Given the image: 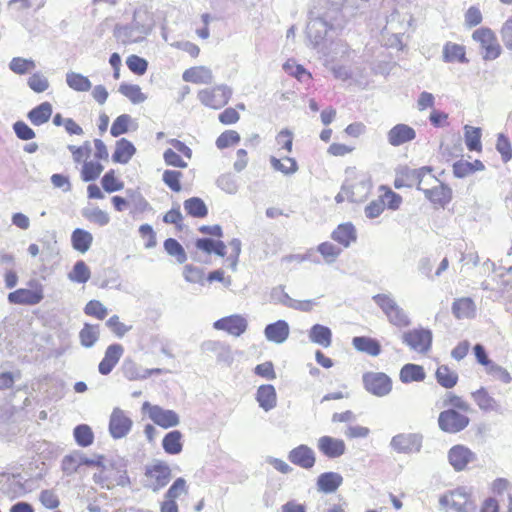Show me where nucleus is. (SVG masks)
<instances>
[{"label": "nucleus", "mask_w": 512, "mask_h": 512, "mask_svg": "<svg viewBox=\"0 0 512 512\" xmlns=\"http://www.w3.org/2000/svg\"><path fill=\"white\" fill-rule=\"evenodd\" d=\"M358 0H315L309 12L306 36L315 48L328 35L344 28L347 20L354 16L353 7Z\"/></svg>", "instance_id": "obj_1"}, {"label": "nucleus", "mask_w": 512, "mask_h": 512, "mask_svg": "<svg viewBox=\"0 0 512 512\" xmlns=\"http://www.w3.org/2000/svg\"><path fill=\"white\" fill-rule=\"evenodd\" d=\"M154 25L155 21L152 14L146 9L138 8L133 13L131 23L115 26L114 36L125 45L139 43L151 33Z\"/></svg>", "instance_id": "obj_2"}, {"label": "nucleus", "mask_w": 512, "mask_h": 512, "mask_svg": "<svg viewBox=\"0 0 512 512\" xmlns=\"http://www.w3.org/2000/svg\"><path fill=\"white\" fill-rule=\"evenodd\" d=\"M373 300L381 308L392 325L403 328L411 324L406 312L390 295L377 294L373 296Z\"/></svg>", "instance_id": "obj_3"}, {"label": "nucleus", "mask_w": 512, "mask_h": 512, "mask_svg": "<svg viewBox=\"0 0 512 512\" xmlns=\"http://www.w3.org/2000/svg\"><path fill=\"white\" fill-rule=\"evenodd\" d=\"M372 188L371 177L368 174H357L353 179L346 180L343 183L347 200L350 202L361 203L367 199Z\"/></svg>", "instance_id": "obj_4"}, {"label": "nucleus", "mask_w": 512, "mask_h": 512, "mask_svg": "<svg viewBox=\"0 0 512 512\" xmlns=\"http://www.w3.org/2000/svg\"><path fill=\"white\" fill-rule=\"evenodd\" d=\"M146 483L144 487L158 492L164 488L171 480V469L165 462L156 461L145 468Z\"/></svg>", "instance_id": "obj_5"}, {"label": "nucleus", "mask_w": 512, "mask_h": 512, "mask_svg": "<svg viewBox=\"0 0 512 512\" xmlns=\"http://www.w3.org/2000/svg\"><path fill=\"white\" fill-rule=\"evenodd\" d=\"M29 289L20 288L8 294V301L11 304L20 305H36L40 303L43 298V286L36 280L32 279L28 282Z\"/></svg>", "instance_id": "obj_6"}, {"label": "nucleus", "mask_w": 512, "mask_h": 512, "mask_svg": "<svg viewBox=\"0 0 512 512\" xmlns=\"http://www.w3.org/2000/svg\"><path fill=\"white\" fill-rule=\"evenodd\" d=\"M365 390L376 396H387L392 390V379L383 372H366L362 376Z\"/></svg>", "instance_id": "obj_7"}, {"label": "nucleus", "mask_w": 512, "mask_h": 512, "mask_svg": "<svg viewBox=\"0 0 512 512\" xmlns=\"http://www.w3.org/2000/svg\"><path fill=\"white\" fill-rule=\"evenodd\" d=\"M232 96V89L227 85H218L212 89H203L198 93L199 101L210 108L220 109Z\"/></svg>", "instance_id": "obj_8"}, {"label": "nucleus", "mask_w": 512, "mask_h": 512, "mask_svg": "<svg viewBox=\"0 0 512 512\" xmlns=\"http://www.w3.org/2000/svg\"><path fill=\"white\" fill-rule=\"evenodd\" d=\"M470 423L468 416L461 414L455 409H447L440 412L438 426L446 433L455 434L463 431Z\"/></svg>", "instance_id": "obj_9"}, {"label": "nucleus", "mask_w": 512, "mask_h": 512, "mask_svg": "<svg viewBox=\"0 0 512 512\" xmlns=\"http://www.w3.org/2000/svg\"><path fill=\"white\" fill-rule=\"evenodd\" d=\"M432 332L425 328H416L402 334V342L411 350L427 353L432 345Z\"/></svg>", "instance_id": "obj_10"}, {"label": "nucleus", "mask_w": 512, "mask_h": 512, "mask_svg": "<svg viewBox=\"0 0 512 512\" xmlns=\"http://www.w3.org/2000/svg\"><path fill=\"white\" fill-rule=\"evenodd\" d=\"M472 38L479 42L485 53L483 58L485 60H494L501 54V46L497 41L494 32L490 28H479L472 34Z\"/></svg>", "instance_id": "obj_11"}, {"label": "nucleus", "mask_w": 512, "mask_h": 512, "mask_svg": "<svg viewBox=\"0 0 512 512\" xmlns=\"http://www.w3.org/2000/svg\"><path fill=\"white\" fill-rule=\"evenodd\" d=\"M423 436L419 433H401L395 435L390 446L398 453L410 454L421 450Z\"/></svg>", "instance_id": "obj_12"}, {"label": "nucleus", "mask_w": 512, "mask_h": 512, "mask_svg": "<svg viewBox=\"0 0 512 512\" xmlns=\"http://www.w3.org/2000/svg\"><path fill=\"white\" fill-rule=\"evenodd\" d=\"M200 350L206 355H215L217 363L231 366L234 361V356L231 347L221 341L206 340L200 345Z\"/></svg>", "instance_id": "obj_13"}, {"label": "nucleus", "mask_w": 512, "mask_h": 512, "mask_svg": "<svg viewBox=\"0 0 512 512\" xmlns=\"http://www.w3.org/2000/svg\"><path fill=\"white\" fill-rule=\"evenodd\" d=\"M133 422L126 413L116 407L109 419V433L113 439L124 438L131 431Z\"/></svg>", "instance_id": "obj_14"}, {"label": "nucleus", "mask_w": 512, "mask_h": 512, "mask_svg": "<svg viewBox=\"0 0 512 512\" xmlns=\"http://www.w3.org/2000/svg\"><path fill=\"white\" fill-rule=\"evenodd\" d=\"M439 504L444 509L450 508L457 512H467L468 508L472 506L465 488H457L450 494L441 496Z\"/></svg>", "instance_id": "obj_15"}, {"label": "nucleus", "mask_w": 512, "mask_h": 512, "mask_svg": "<svg viewBox=\"0 0 512 512\" xmlns=\"http://www.w3.org/2000/svg\"><path fill=\"white\" fill-rule=\"evenodd\" d=\"M149 408L150 419L163 428L175 427L180 423L178 414L169 409H163L158 405L151 406L148 402L143 404V408Z\"/></svg>", "instance_id": "obj_16"}, {"label": "nucleus", "mask_w": 512, "mask_h": 512, "mask_svg": "<svg viewBox=\"0 0 512 512\" xmlns=\"http://www.w3.org/2000/svg\"><path fill=\"white\" fill-rule=\"evenodd\" d=\"M213 327L216 330H223L238 337L247 330L248 323L243 316L234 314L218 319L213 323Z\"/></svg>", "instance_id": "obj_17"}, {"label": "nucleus", "mask_w": 512, "mask_h": 512, "mask_svg": "<svg viewBox=\"0 0 512 512\" xmlns=\"http://www.w3.org/2000/svg\"><path fill=\"white\" fill-rule=\"evenodd\" d=\"M448 459L456 471L464 470L469 463L476 461V454L464 445H455L448 452Z\"/></svg>", "instance_id": "obj_18"}, {"label": "nucleus", "mask_w": 512, "mask_h": 512, "mask_svg": "<svg viewBox=\"0 0 512 512\" xmlns=\"http://www.w3.org/2000/svg\"><path fill=\"white\" fill-rule=\"evenodd\" d=\"M430 178L439 184L432 188H422L421 191L431 203L444 208L452 199V189L440 182L435 176H430Z\"/></svg>", "instance_id": "obj_19"}, {"label": "nucleus", "mask_w": 512, "mask_h": 512, "mask_svg": "<svg viewBox=\"0 0 512 512\" xmlns=\"http://www.w3.org/2000/svg\"><path fill=\"white\" fill-rule=\"evenodd\" d=\"M288 459L294 465L304 469L312 468L316 461L314 451L304 444L293 448L288 454Z\"/></svg>", "instance_id": "obj_20"}, {"label": "nucleus", "mask_w": 512, "mask_h": 512, "mask_svg": "<svg viewBox=\"0 0 512 512\" xmlns=\"http://www.w3.org/2000/svg\"><path fill=\"white\" fill-rule=\"evenodd\" d=\"M399 171L400 175H402V179L406 184V187L411 188L416 186V188L421 191L423 188L421 185L424 181V177L432 172V168L429 166H424L418 169H414L408 166H404L401 167Z\"/></svg>", "instance_id": "obj_21"}, {"label": "nucleus", "mask_w": 512, "mask_h": 512, "mask_svg": "<svg viewBox=\"0 0 512 512\" xmlns=\"http://www.w3.org/2000/svg\"><path fill=\"white\" fill-rule=\"evenodd\" d=\"M124 349L122 345L114 343L107 347L104 358L101 360L98 366L99 373L102 375H108L111 373L113 368L119 362L123 355Z\"/></svg>", "instance_id": "obj_22"}, {"label": "nucleus", "mask_w": 512, "mask_h": 512, "mask_svg": "<svg viewBox=\"0 0 512 512\" xmlns=\"http://www.w3.org/2000/svg\"><path fill=\"white\" fill-rule=\"evenodd\" d=\"M416 137L415 130L406 124H397L387 133V139L390 145L400 146L404 143L414 140Z\"/></svg>", "instance_id": "obj_23"}, {"label": "nucleus", "mask_w": 512, "mask_h": 512, "mask_svg": "<svg viewBox=\"0 0 512 512\" xmlns=\"http://www.w3.org/2000/svg\"><path fill=\"white\" fill-rule=\"evenodd\" d=\"M319 450L329 458H338L345 453L346 446L342 439L322 436L318 440Z\"/></svg>", "instance_id": "obj_24"}, {"label": "nucleus", "mask_w": 512, "mask_h": 512, "mask_svg": "<svg viewBox=\"0 0 512 512\" xmlns=\"http://www.w3.org/2000/svg\"><path fill=\"white\" fill-rule=\"evenodd\" d=\"M289 333L290 328L285 320L270 323L264 329L266 339L276 344L284 343L288 339Z\"/></svg>", "instance_id": "obj_25"}, {"label": "nucleus", "mask_w": 512, "mask_h": 512, "mask_svg": "<svg viewBox=\"0 0 512 512\" xmlns=\"http://www.w3.org/2000/svg\"><path fill=\"white\" fill-rule=\"evenodd\" d=\"M343 483V477L337 472H324L317 478V489L330 494L335 492Z\"/></svg>", "instance_id": "obj_26"}, {"label": "nucleus", "mask_w": 512, "mask_h": 512, "mask_svg": "<svg viewBox=\"0 0 512 512\" xmlns=\"http://www.w3.org/2000/svg\"><path fill=\"white\" fill-rule=\"evenodd\" d=\"M331 238L343 247L348 248L357 239V233L352 223H343L332 232Z\"/></svg>", "instance_id": "obj_27"}, {"label": "nucleus", "mask_w": 512, "mask_h": 512, "mask_svg": "<svg viewBox=\"0 0 512 512\" xmlns=\"http://www.w3.org/2000/svg\"><path fill=\"white\" fill-rule=\"evenodd\" d=\"M135 153L136 148L134 144L126 138H121L116 142L112 160L115 163L127 164Z\"/></svg>", "instance_id": "obj_28"}, {"label": "nucleus", "mask_w": 512, "mask_h": 512, "mask_svg": "<svg viewBox=\"0 0 512 512\" xmlns=\"http://www.w3.org/2000/svg\"><path fill=\"white\" fill-rule=\"evenodd\" d=\"M182 78L186 82L195 84H211L213 82L212 71L205 66L192 67L185 70Z\"/></svg>", "instance_id": "obj_29"}, {"label": "nucleus", "mask_w": 512, "mask_h": 512, "mask_svg": "<svg viewBox=\"0 0 512 512\" xmlns=\"http://www.w3.org/2000/svg\"><path fill=\"white\" fill-rule=\"evenodd\" d=\"M256 400L264 411L272 410L277 404L276 390L273 385H261L257 389Z\"/></svg>", "instance_id": "obj_30"}, {"label": "nucleus", "mask_w": 512, "mask_h": 512, "mask_svg": "<svg viewBox=\"0 0 512 512\" xmlns=\"http://www.w3.org/2000/svg\"><path fill=\"white\" fill-rule=\"evenodd\" d=\"M52 113V104L45 101L31 109L27 114V118L34 126H40L49 121Z\"/></svg>", "instance_id": "obj_31"}, {"label": "nucleus", "mask_w": 512, "mask_h": 512, "mask_svg": "<svg viewBox=\"0 0 512 512\" xmlns=\"http://www.w3.org/2000/svg\"><path fill=\"white\" fill-rule=\"evenodd\" d=\"M352 345L360 352L370 356H378L381 353V345L378 340L367 336H356L352 339Z\"/></svg>", "instance_id": "obj_32"}, {"label": "nucleus", "mask_w": 512, "mask_h": 512, "mask_svg": "<svg viewBox=\"0 0 512 512\" xmlns=\"http://www.w3.org/2000/svg\"><path fill=\"white\" fill-rule=\"evenodd\" d=\"M309 339L311 342L327 348L332 344V331L327 326L315 324L309 330Z\"/></svg>", "instance_id": "obj_33"}, {"label": "nucleus", "mask_w": 512, "mask_h": 512, "mask_svg": "<svg viewBox=\"0 0 512 512\" xmlns=\"http://www.w3.org/2000/svg\"><path fill=\"white\" fill-rule=\"evenodd\" d=\"M426 377L424 368L421 365L408 363L405 364L399 373V379L402 383L420 382Z\"/></svg>", "instance_id": "obj_34"}, {"label": "nucleus", "mask_w": 512, "mask_h": 512, "mask_svg": "<svg viewBox=\"0 0 512 512\" xmlns=\"http://www.w3.org/2000/svg\"><path fill=\"white\" fill-rule=\"evenodd\" d=\"M92 242V234L84 229L76 228L71 234L72 247L80 253L87 252L90 249Z\"/></svg>", "instance_id": "obj_35"}, {"label": "nucleus", "mask_w": 512, "mask_h": 512, "mask_svg": "<svg viewBox=\"0 0 512 512\" xmlns=\"http://www.w3.org/2000/svg\"><path fill=\"white\" fill-rule=\"evenodd\" d=\"M181 440L182 433L179 430L170 431L164 436L162 440V447L167 454H179L183 449Z\"/></svg>", "instance_id": "obj_36"}, {"label": "nucleus", "mask_w": 512, "mask_h": 512, "mask_svg": "<svg viewBox=\"0 0 512 512\" xmlns=\"http://www.w3.org/2000/svg\"><path fill=\"white\" fill-rule=\"evenodd\" d=\"M129 205L132 206L133 213H143L148 210H152L149 202L144 198L139 189H127L125 191Z\"/></svg>", "instance_id": "obj_37"}, {"label": "nucleus", "mask_w": 512, "mask_h": 512, "mask_svg": "<svg viewBox=\"0 0 512 512\" xmlns=\"http://www.w3.org/2000/svg\"><path fill=\"white\" fill-rule=\"evenodd\" d=\"M475 312V305L471 298H460L453 302L452 313L458 318H470Z\"/></svg>", "instance_id": "obj_38"}, {"label": "nucleus", "mask_w": 512, "mask_h": 512, "mask_svg": "<svg viewBox=\"0 0 512 512\" xmlns=\"http://www.w3.org/2000/svg\"><path fill=\"white\" fill-rule=\"evenodd\" d=\"M435 377L438 384L446 389L453 388L458 382V374L447 365H440L436 370Z\"/></svg>", "instance_id": "obj_39"}, {"label": "nucleus", "mask_w": 512, "mask_h": 512, "mask_svg": "<svg viewBox=\"0 0 512 512\" xmlns=\"http://www.w3.org/2000/svg\"><path fill=\"white\" fill-rule=\"evenodd\" d=\"M184 209L188 215L195 218H204L208 215L205 202L199 197H191L184 201Z\"/></svg>", "instance_id": "obj_40"}, {"label": "nucleus", "mask_w": 512, "mask_h": 512, "mask_svg": "<svg viewBox=\"0 0 512 512\" xmlns=\"http://www.w3.org/2000/svg\"><path fill=\"white\" fill-rule=\"evenodd\" d=\"M99 335V325L86 323L79 332L80 343L85 348H91L98 341Z\"/></svg>", "instance_id": "obj_41"}, {"label": "nucleus", "mask_w": 512, "mask_h": 512, "mask_svg": "<svg viewBox=\"0 0 512 512\" xmlns=\"http://www.w3.org/2000/svg\"><path fill=\"white\" fill-rule=\"evenodd\" d=\"M66 83L71 89L78 92L89 91L92 87L90 80L86 76L76 72H68L66 74Z\"/></svg>", "instance_id": "obj_42"}, {"label": "nucleus", "mask_w": 512, "mask_h": 512, "mask_svg": "<svg viewBox=\"0 0 512 512\" xmlns=\"http://www.w3.org/2000/svg\"><path fill=\"white\" fill-rule=\"evenodd\" d=\"M75 442L80 447H88L94 441V433L87 424H79L73 430Z\"/></svg>", "instance_id": "obj_43"}, {"label": "nucleus", "mask_w": 512, "mask_h": 512, "mask_svg": "<svg viewBox=\"0 0 512 512\" xmlns=\"http://www.w3.org/2000/svg\"><path fill=\"white\" fill-rule=\"evenodd\" d=\"M474 401L477 403L479 408L484 411H497L499 405L497 401L491 397L484 388H480L476 392L472 393Z\"/></svg>", "instance_id": "obj_44"}, {"label": "nucleus", "mask_w": 512, "mask_h": 512, "mask_svg": "<svg viewBox=\"0 0 512 512\" xmlns=\"http://www.w3.org/2000/svg\"><path fill=\"white\" fill-rule=\"evenodd\" d=\"M164 249L167 254L174 257L179 264H183L187 261V254L183 246L174 238H167L164 241Z\"/></svg>", "instance_id": "obj_45"}, {"label": "nucleus", "mask_w": 512, "mask_h": 512, "mask_svg": "<svg viewBox=\"0 0 512 512\" xmlns=\"http://www.w3.org/2000/svg\"><path fill=\"white\" fill-rule=\"evenodd\" d=\"M443 58L445 62H461L466 63L468 60L465 56V49L463 46L453 43H447L443 49Z\"/></svg>", "instance_id": "obj_46"}, {"label": "nucleus", "mask_w": 512, "mask_h": 512, "mask_svg": "<svg viewBox=\"0 0 512 512\" xmlns=\"http://www.w3.org/2000/svg\"><path fill=\"white\" fill-rule=\"evenodd\" d=\"M91 276V272L87 264L83 260H78L72 270L68 273V278L76 283L84 284Z\"/></svg>", "instance_id": "obj_47"}, {"label": "nucleus", "mask_w": 512, "mask_h": 512, "mask_svg": "<svg viewBox=\"0 0 512 512\" xmlns=\"http://www.w3.org/2000/svg\"><path fill=\"white\" fill-rule=\"evenodd\" d=\"M119 92L127 97L133 104L143 103L147 96L142 93L140 86L136 84L122 83L119 86Z\"/></svg>", "instance_id": "obj_48"}, {"label": "nucleus", "mask_w": 512, "mask_h": 512, "mask_svg": "<svg viewBox=\"0 0 512 512\" xmlns=\"http://www.w3.org/2000/svg\"><path fill=\"white\" fill-rule=\"evenodd\" d=\"M36 68V63L32 59L14 57L9 63V69L18 75H24Z\"/></svg>", "instance_id": "obj_49"}, {"label": "nucleus", "mask_w": 512, "mask_h": 512, "mask_svg": "<svg viewBox=\"0 0 512 512\" xmlns=\"http://www.w3.org/2000/svg\"><path fill=\"white\" fill-rule=\"evenodd\" d=\"M82 215L88 221L95 223L101 227L106 226L110 222L109 214L100 208H86L82 210Z\"/></svg>", "instance_id": "obj_50"}, {"label": "nucleus", "mask_w": 512, "mask_h": 512, "mask_svg": "<svg viewBox=\"0 0 512 512\" xmlns=\"http://www.w3.org/2000/svg\"><path fill=\"white\" fill-rule=\"evenodd\" d=\"M317 251L322 255L326 264H332L340 256L342 249L331 242H323L317 246Z\"/></svg>", "instance_id": "obj_51"}, {"label": "nucleus", "mask_w": 512, "mask_h": 512, "mask_svg": "<svg viewBox=\"0 0 512 512\" xmlns=\"http://www.w3.org/2000/svg\"><path fill=\"white\" fill-rule=\"evenodd\" d=\"M465 143L469 151L481 150V129L465 126Z\"/></svg>", "instance_id": "obj_52"}, {"label": "nucleus", "mask_w": 512, "mask_h": 512, "mask_svg": "<svg viewBox=\"0 0 512 512\" xmlns=\"http://www.w3.org/2000/svg\"><path fill=\"white\" fill-rule=\"evenodd\" d=\"M104 167L99 162L86 161L84 162L81 170V178L84 182H91L96 180Z\"/></svg>", "instance_id": "obj_53"}, {"label": "nucleus", "mask_w": 512, "mask_h": 512, "mask_svg": "<svg viewBox=\"0 0 512 512\" xmlns=\"http://www.w3.org/2000/svg\"><path fill=\"white\" fill-rule=\"evenodd\" d=\"M101 185L105 192L113 193L120 191L124 187V183L116 178L113 169L107 171L101 179Z\"/></svg>", "instance_id": "obj_54"}, {"label": "nucleus", "mask_w": 512, "mask_h": 512, "mask_svg": "<svg viewBox=\"0 0 512 512\" xmlns=\"http://www.w3.org/2000/svg\"><path fill=\"white\" fill-rule=\"evenodd\" d=\"M81 452L75 451L72 454L66 455L62 460L63 472L70 476L78 471L79 466L82 465L80 462Z\"/></svg>", "instance_id": "obj_55"}, {"label": "nucleus", "mask_w": 512, "mask_h": 512, "mask_svg": "<svg viewBox=\"0 0 512 512\" xmlns=\"http://www.w3.org/2000/svg\"><path fill=\"white\" fill-rule=\"evenodd\" d=\"M188 493L186 480L182 477L177 478L165 493V500L176 501L181 494Z\"/></svg>", "instance_id": "obj_56"}, {"label": "nucleus", "mask_w": 512, "mask_h": 512, "mask_svg": "<svg viewBox=\"0 0 512 512\" xmlns=\"http://www.w3.org/2000/svg\"><path fill=\"white\" fill-rule=\"evenodd\" d=\"M27 85L35 93H43L50 86L48 79L40 72L33 73L28 78Z\"/></svg>", "instance_id": "obj_57"}, {"label": "nucleus", "mask_w": 512, "mask_h": 512, "mask_svg": "<svg viewBox=\"0 0 512 512\" xmlns=\"http://www.w3.org/2000/svg\"><path fill=\"white\" fill-rule=\"evenodd\" d=\"M132 118L128 114H121L118 116L110 129V133L113 137H118L122 134H125L129 130V124L131 123Z\"/></svg>", "instance_id": "obj_58"}, {"label": "nucleus", "mask_w": 512, "mask_h": 512, "mask_svg": "<svg viewBox=\"0 0 512 512\" xmlns=\"http://www.w3.org/2000/svg\"><path fill=\"white\" fill-rule=\"evenodd\" d=\"M182 173L177 170H165L162 176L163 182L174 192H180Z\"/></svg>", "instance_id": "obj_59"}, {"label": "nucleus", "mask_w": 512, "mask_h": 512, "mask_svg": "<svg viewBox=\"0 0 512 512\" xmlns=\"http://www.w3.org/2000/svg\"><path fill=\"white\" fill-rule=\"evenodd\" d=\"M126 65L131 72L137 75H143L148 68V62L137 55H130L126 60Z\"/></svg>", "instance_id": "obj_60"}, {"label": "nucleus", "mask_w": 512, "mask_h": 512, "mask_svg": "<svg viewBox=\"0 0 512 512\" xmlns=\"http://www.w3.org/2000/svg\"><path fill=\"white\" fill-rule=\"evenodd\" d=\"M84 313L89 316H94L99 320H103L107 316L108 310L100 301L91 300L86 304Z\"/></svg>", "instance_id": "obj_61"}, {"label": "nucleus", "mask_w": 512, "mask_h": 512, "mask_svg": "<svg viewBox=\"0 0 512 512\" xmlns=\"http://www.w3.org/2000/svg\"><path fill=\"white\" fill-rule=\"evenodd\" d=\"M496 149L500 153L501 158L504 163H507L512 159V149L511 144L503 133H500L497 138Z\"/></svg>", "instance_id": "obj_62"}, {"label": "nucleus", "mask_w": 512, "mask_h": 512, "mask_svg": "<svg viewBox=\"0 0 512 512\" xmlns=\"http://www.w3.org/2000/svg\"><path fill=\"white\" fill-rule=\"evenodd\" d=\"M240 141V135L237 131L227 130L220 134L216 140V147L218 149H225L230 145L237 144Z\"/></svg>", "instance_id": "obj_63"}, {"label": "nucleus", "mask_w": 512, "mask_h": 512, "mask_svg": "<svg viewBox=\"0 0 512 512\" xmlns=\"http://www.w3.org/2000/svg\"><path fill=\"white\" fill-rule=\"evenodd\" d=\"M142 369L131 360L125 361L123 364V374L128 380L145 379V372Z\"/></svg>", "instance_id": "obj_64"}]
</instances>
